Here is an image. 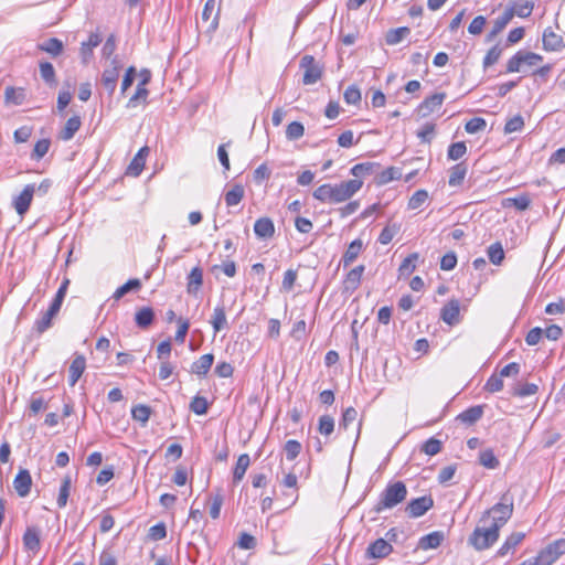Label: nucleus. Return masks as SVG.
Segmentation results:
<instances>
[{
    "mask_svg": "<svg viewBox=\"0 0 565 565\" xmlns=\"http://www.w3.org/2000/svg\"><path fill=\"white\" fill-rule=\"evenodd\" d=\"M467 152V146L463 141L454 142L449 146L447 157L450 160H458Z\"/></svg>",
    "mask_w": 565,
    "mask_h": 565,
    "instance_id": "obj_50",
    "label": "nucleus"
},
{
    "mask_svg": "<svg viewBox=\"0 0 565 565\" xmlns=\"http://www.w3.org/2000/svg\"><path fill=\"white\" fill-rule=\"evenodd\" d=\"M32 477L28 469H20L13 480V488L19 497L24 498L31 491Z\"/></svg>",
    "mask_w": 565,
    "mask_h": 565,
    "instance_id": "obj_12",
    "label": "nucleus"
},
{
    "mask_svg": "<svg viewBox=\"0 0 565 565\" xmlns=\"http://www.w3.org/2000/svg\"><path fill=\"white\" fill-rule=\"evenodd\" d=\"M305 134V127L299 121H292L287 126L286 138L288 140H298Z\"/></svg>",
    "mask_w": 565,
    "mask_h": 565,
    "instance_id": "obj_48",
    "label": "nucleus"
},
{
    "mask_svg": "<svg viewBox=\"0 0 565 565\" xmlns=\"http://www.w3.org/2000/svg\"><path fill=\"white\" fill-rule=\"evenodd\" d=\"M484 388L490 393L500 392L503 388V381L500 375L492 374L486 382Z\"/></svg>",
    "mask_w": 565,
    "mask_h": 565,
    "instance_id": "obj_64",
    "label": "nucleus"
},
{
    "mask_svg": "<svg viewBox=\"0 0 565 565\" xmlns=\"http://www.w3.org/2000/svg\"><path fill=\"white\" fill-rule=\"evenodd\" d=\"M511 20L512 13L510 11H504L501 15H499L493 22L492 30L487 35V41H492L499 33L504 30Z\"/></svg>",
    "mask_w": 565,
    "mask_h": 565,
    "instance_id": "obj_31",
    "label": "nucleus"
},
{
    "mask_svg": "<svg viewBox=\"0 0 565 565\" xmlns=\"http://www.w3.org/2000/svg\"><path fill=\"white\" fill-rule=\"evenodd\" d=\"M487 254H488L489 260L493 265H500L504 258V250H503L502 245L499 242L491 244L488 247Z\"/></svg>",
    "mask_w": 565,
    "mask_h": 565,
    "instance_id": "obj_44",
    "label": "nucleus"
},
{
    "mask_svg": "<svg viewBox=\"0 0 565 565\" xmlns=\"http://www.w3.org/2000/svg\"><path fill=\"white\" fill-rule=\"evenodd\" d=\"M23 546L26 551L32 552L34 555L41 548L40 530L36 526H28L22 536Z\"/></svg>",
    "mask_w": 565,
    "mask_h": 565,
    "instance_id": "obj_13",
    "label": "nucleus"
},
{
    "mask_svg": "<svg viewBox=\"0 0 565 565\" xmlns=\"http://www.w3.org/2000/svg\"><path fill=\"white\" fill-rule=\"evenodd\" d=\"M531 199L529 194L523 193L515 198H508L504 200L503 205L510 206L513 205L519 211H525L530 207Z\"/></svg>",
    "mask_w": 565,
    "mask_h": 565,
    "instance_id": "obj_41",
    "label": "nucleus"
},
{
    "mask_svg": "<svg viewBox=\"0 0 565 565\" xmlns=\"http://www.w3.org/2000/svg\"><path fill=\"white\" fill-rule=\"evenodd\" d=\"M82 125L78 116H73L67 119L64 129L61 132V138L65 141L71 140L74 135L79 130Z\"/></svg>",
    "mask_w": 565,
    "mask_h": 565,
    "instance_id": "obj_38",
    "label": "nucleus"
},
{
    "mask_svg": "<svg viewBox=\"0 0 565 565\" xmlns=\"http://www.w3.org/2000/svg\"><path fill=\"white\" fill-rule=\"evenodd\" d=\"M543 49L548 52H557L565 47L563 38L556 34L551 28H547L543 32Z\"/></svg>",
    "mask_w": 565,
    "mask_h": 565,
    "instance_id": "obj_15",
    "label": "nucleus"
},
{
    "mask_svg": "<svg viewBox=\"0 0 565 565\" xmlns=\"http://www.w3.org/2000/svg\"><path fill=\"white\" fill-rule=\"evenodd\" d=\"M39 67H40V75L46 84H49V85L56 84L55 70H54L52 63L41 62Z\"/></svg>",
    "mask_w": 565,
    "mask_h": 565,
    "instance_id": "obj_47",
    "label": "nucleus"
},
{
    "mask_svg": "<svg viewBox=\"0 0 565 565\" xmlns=\"http://www.w3.org/2000/svg\"><path fill=\"white\" fill-rule=\"evenodd\" d=\"M203 284V271L200 267H194L188 276V292L195 295Z\"/></svg>",
    "mask_w": 565,
    "mask_h": 565,
    "instance_id": "obj_34",
    "label": "nucleus"
},
{
    "mask_svg": "<svg viewBox=\"0 0 565 565\" xmlns=\"http://www.w3.org/2000/svg\"><path fill=\"white\" fill-rule=\"evenodd\" d=\"M4 97L7 103L21 105L25 98V93L23 88L7 87Z\"/></svg>",
    "mask_w": 565,
    "mask_h": 565,
    "instance_id": "obj_45",
    "label": "nucleus"
},
{
    "mask_svg": "<svg viewBox=\"0 0 565 565\" xmlns=\"http://www.w3.org/2000/svg\"><path fill=\"white\" fill-rule=\"evenodd\" d=\"M459 315H460V302L458 299L449 300L441 308V311H440L441 320L449 326H455V324L459 323V321H460Z\"/></svg>",
    "mask_w": 565,
    "mask_h": 565,
    "instance_id": "obj_11",
    "label": "nucleus"
},
{
    "mask_svg": "<svg viewBox=\"0 0 565 565\" xmlns=\"http://www.w3.org/2000/svg\"><path fill=\"white\" fill-rule=\"evenodd\" d=\"M524 127V120L521 115H515L510 118L504 126V134H512L521 131Z\"/></svg>",
    "mask_w": 565,
    "mask_h": 565,
    "instance_id": "obj_54",
    "label": "nucleus"
},
{
    "mask_svg": "<svg viewBox=\"0 0 565 565\" xmlns=\"http://www.w3.org/2000/svg\"><path fill=\"white\" fill-rule=\"evenodd\" d=\"M365 270L364 265H359L352 268L345 276L343 286L345 291H354L359 288L362 279V275Z\"/></svg>",
    "mask_w": 565,
    "mask_h": 565,
    "instance_id": "obj_19",
    "label": "nucleus"
},
{
    "mask_svg": "<svg viewBox=\"0 0 565 565\" xmlns=\"http://www.w3.org/2000/svg\"><path fill=\"white\" fill-rule=\"evenodd\" d=\"M445 540V533L441 531H434L419 539L417 547L423 551L437 548Z\"/></svg>",
    "mask_w": 565,
    "mask_h": 565,
    "instance_id": "obj_18",
    "label": "nucleus"
},
{
    "mask_svg": "<svg viewBox=\"0 0 565 565\" xmlns=\"http://www.w3.org/2000/svg\"><path fill=\"white\" fill-rule=\"evenodd\" d=\"M100 42V35L97 32H95L89 35L88 41L82 43L81 57L83 63H88V61L93 56V49L98 46Z\"/></svg>",
    "mask_w": 565,
    "mask_h": 565,
    "instance_id": "obj_26",
    "label": "nucleus"
},
{
    "mask_svg": "<svg viewBox=\"0 0 565 565\" xmlns=\"http://www.w3.org/2000/svg\"><path fill=\"white\" fill-rule=\"evenodd\" d=\"M483 415V407L481 405L471 406L466 411L461 412L457 416V420L466 425H472L477 423Z\"/></svg>",
    "mask_w": 565,
    "mask_h": 565,
    "instance_id": "obj_27",
    "label": "nucleus"
},
{
    "mask_svg": "<svg viewBox=\"0 0 565 565\" xmlns=\"http://www.w3.org/2000/svg\"><path fill=\"white\" fill-rule=\"evenodd\" d=\"M422 450L428 456H435L441 450V441L431 437L424 443Z\"/></svg>",
    "mask_w": 565,
    "mask_h": 565,
    "instance_id": "obj_60",
    "label": "nucleus"
},
{
    "mask_svg": "<svg viewBox=\"0 0 565 565\" xmlns=\"http://www.w3.org/2000/svg\"><path fill=\"white\" fill-rule=\"evenodd\" d=\"M301 451V444L297 440L290 439L285 444V454L288 460H295Z\"/></svg>",
    "mask_w": 565,
    "mask_h": 565,
    "instance_id": "obj_56",
    "label": "nucleus"
},
{
    "mask_svg": "<svg viewBox=\"0 0 565 565\" xmlns=\"http://www.w3.org/2000/svg\"><path fill=\"white\" fill-rule=\"evenodd\" d=\"M318 430L323 436H329L334 430V419L330 415H322L319 418Z\"/></svg>",
    "mask_w": 565,
    "mask_h": 565,
    "instance_id": "obj_52",
    "label": "nucleus"
},
{
    "mask_svg": "<svg viewBox=\"0 0 565 565\" xmlns=\"http://www.w3.org/2000/svg\"><path fill=\"white\" fill-rule=\"evenodd\" d=\"M119 72L120 65L116 58L111 61V66L103 72L102 84L110 95L116 89Z\"/></svg>",
    "mask_w": 565,
    "mask_h": 565,
    "instance_id": "obj_10",
    "label": "nucleus"
},
{
    "mask_svg": "<svg viewBox=\"0 0 565 565\" xmlns=\"http://www.w3.org/2000/svg\"><path fill=\"white\" fill-rule=\"evenodd\" d=\"M401 178H402L401 169L395 168V167H390L382 171L379 170L374 181L376 184L383 185L393 180H399Z\"/></svg>",
    "mask_w": 565,
    "mask_h": 565,
    "instance_id": "obj_33",
    "label": "nucleus"
},
{
    "mask_svg": "<svg viewBox=\"0 0 565 565\" xmlns=\"http://www.w3.org/2000/svg\"><path fill=\"white\" fill-rule=\"evenodd\" d=\"M539 390V386L534 383H524L514 388L513 394L520 397H526L534 395Z\"/></svg>",
    "mask_w": 565,
    "mask_h": 565,
    "instance_id": "obj_63",
    "label": "nucleus"
},
{
    "mask_svg": "<svg viewBox=\"0 0 565 565\" xmlns=\"http://www.w3.org/2000/svg\"><path fill=\"white\" fill-rule=\"evenodd\" d=\"M446 98L445 93H436L425 98L417 107V113L420 117H427L434 111L438 110Z\"/></svg>",
    "mask_w": 565,
    "mask_h": 565,
    "instance_id": "obj_8",
    "label": "nucleus"
},
{
    "mask_svg": "<svg viewBox=\"0 0 565 565\" xmlns=\"http://www.w3.org/2000/svg\"><path fill=\"white\" fill-rule=\"evenodd\" d=\"M534 8V2L531 0H516L504 11H510L512 18L518 15L519 18H527L531 15Z\"/></svg>",
    "mask_w": 565,
    "mask_h": 565,
    "instance_id": "obj_22",
    "label": "nucleus"
},
{
    "mask_svg": "<svg viewBox=\"0 0 565 565\" xmlns=\"http://www.w3.org/2000/svg\"><path fill=\"white\" fill-rule=\"evenodd\" d=\"M428 200V192L426 190H417L408 201V209L416 210L420 207Z\"/></svg>",
    "mask_w": 565,
    "mask_h": 565,
    "instance_id": "obj_53",
    "label": "nucleus"
},
{
    "mask_svg": "<svg viewBox=\"0 0 565 565\" xmlns=\"http://www.w3.org/2000/svg\"><path fill=\"white\" fill-rule=\"evenodd\" d=\"M407 497V489L404 482L396 481L390 483L382 491L377 503L374 505L373 511L381 513L384 510L393 509L398 503L403 502Z\"/></svg>",
    "mask_w": 565,
    "mask_h": 565,
    "instance_id": "obj_3",
    "label": "nucleus"
},
{
    "mask_svg": "<svg viewBox=\"0 0 565 565\" xmlns=\"http://www.w3.org/2000/svg\"><path fill=\"white\" fill-rule=\"evenodd\" d=\"M250 465V458L247 454H242L235 465L234 471H233V482L238 483L243 480L246 470L248 469Z\"/></svg>",
    "mask_w": 565,
    "mask_h": 565,
    "instance_id": "obj_35",
    "label": "nucleus"
},
{
    "mask_svg": "<svg viewBox=\"0 0 565 565\" xmlns=\"http://www.w3.org/2000/svg\"><path fill=\"white\" fill-rule=\"evenodd\" d=\"M467 171H468L467 166L463 162L452 166L449 170V180H448L449 185L450 186L461 185L466 178Z\"/></svg>",
    "mask_w": 565,
    "mask_h": 565,
    "instance_id": "obj_30",
    "label": "nucleus"
},
{
    "mask_svg": "<svg viewBox=\"0 0 565 565\" xmlns=\"http://www.w3.org/2000/svg\"><path fill=\"white\" fill-rule=\"evenodd\" d=\"M86 369V360L84 358V355H76L71 365H70V370H68V383L71 386H74L77 381L79 380V377L82 376V374L84 373Z\"/></svg>",
    "mask_w": 565,
    "mask_h": 565,
    "instance_id": "obj_21",
    "label": "nucleus"
},
{
    "mask_svg": "<svg viewBox=\"0 0 565 565\" xmlns=\"http://www.w3.org/2000/svg\"><path fill=\"white\" fill-rule=\"evenodd\" d=\"M343 98L348 105H356L361 100V92L355 85H351L345 89Z\"/></svg>",
    "mask_w": 565,
    "mask_h": 565,
    "instance_id": "obj_57",
    "label": "nucleus"
},
{
    "mask_svg": "<svg viewBox=\"0 0 565 565\" xmlns=\"http://www.w3.org/2000/svg\"><path fill=\"white\" fill-rule=\"evenodd\" d=\"M502 53V49L497 44L492 46L483 58V66L489 67L498 62Z\"/></svg>",
    "mask_w": 565,
    "mask_h": 565,
    "instance_id": "obj_61",
    "label": "nucleus"
},
{
    "mask_svg": "<svg viewBox=\"0 0 565 565\" xmlns=\"http://www.w3.org/2000/svg\"><path fill=\"white\" fill-rule=\"evenodd\" d=\"M71 484H72L71 477L65 476L62 480L60 491H58V497L56 500L58 508H64L67 504V500H68L70 491H71Z\"/></svg>",
    "mask_w": 565,
    "mask_h": 565,
    "instance_id": "obj_42",
    "label": "nucleus"
},
{
    "mask_svg": "<svg viewBox=\"0 0 565 565\" xmlns=\"http://www.w3.org/2000/svg\"><path fill=\"white\" fill-rule=\"evenodd\" d=\"M148 153L149 148L147 146L139 149V151L136 153V156L134 157V159L127 168L128 175L138 177L142 172Z\"/></svg>",
    "mask_w": 565,
    "mask_h": 565,
    "instance_id": "obj_16",
    "label": "nucleus"
},
{
    "mask_svg": "<svg viewBox=\"0 0 565 565\" xmlns=\"http://www.w3.org/2000/svg\"><path fill=\"white\" fill-rule=\"evenodd\" d=\"M498 526L482 523L477 525L468 539V543L477 551H483L491 547L499 539Z\"/></svg>",
    "mask_w": 565,
    "mask_h": 565,
    "instance_id": "obj_4",
    "label": "nucleus"
},
{
    "mask_svg": "<svg viewBox=\"0 0 565 565\" xmlns=\"http://www.w3.org/2000/svg\"><path fill=\"white\" fill-rule=\"evenodd\" d=\"M244 188L241 184H235L231 190H228L224 200L227 206H235L241 203L244 198Z\"/></svg>",
    "mask_w": 565,
    "mask_h": 565,
    "instance_id": "obj_39",
    "label": "nucleus"
},
{
    "mask_svg": "<svg viewBox=\"0 0 565 565\" xmlns=\"http://www.w3.org/2000/svg\"><path fill=\"white\" fill-rule=\"evenodd\" d=\"M380 168H381L380 163L373 162V161H366V162H362V163H358V164L353 166L351 168L350 172L358 180H359V178H364L367 175H374V178H375Z\"/></svg>",
    "mask_w": 565,
    "mask_h": 565,
    "instance_id": "obj_17",
    "label": "nucleus"
},
{
    "mask_svg": "<svg viewBox=\"0 0 565 565\" xmlns=\"http://www.w3.org/2000/svg\"><path fill=\"white\" fill-rule=\"evenodd\" d=\"M399 226L396 224L385 226L379 235L377 241L382 245H387L392 242L394 236L398 233Z\"/></svg>",
    "mask_w": 565,
    "mask_h": 565,
    "instance_id": "obj_51",
    "label": "nucleus"
},
{
    "mask_svg": "<svg viewBox=\"0 0 565 565\" xmlns=\"http://www.w3.org/2000/svg\"><path fill=\"white\" fill-rule=\"evenodd\" d=\"M190 409L196 415H204L207 413L209 403L203 396H194L190 403Z\"/></svg>",
    "mask_w": 565,
    "mask_h": 565,
    "instance_id": "obj_49",
    "label": "nucleus"
},
{
    "mask_svg": "<svg viewBox=\"0 0 565 565\" xmlns=\"http://www.w3.org/2000/svg\"><path fill=\"white\" fill-rule=\"evenodd\" d=\"M411 33L409 28L401 26L397 29H391L386 32L385 41L388 45H396L401 43Z\"/></svg>",
    "mask_w": 565,
    "mask_h": 565,
    "instance_id": "obj_36",
    "label": "nucleus"
},
{
    "mask_svg": "<svg viewBox=\"0 0 565 565\" xmlns=\"http://www.w3.org/2000/svg\"><path fill=\"white\" fill-rule=\"evenodd\" d=\"M300 67L303 70L302 82L305 85L315 84L321 78L322 68L312 55L302 56Z\"/></svg>",
    "mask_w": 565,
    "mask_h": 565,
    "instance_id": "obj_5",
    "label": "nucleus"
},
{
    "mask_svg": "<svg viewBox=\"0 0 565 565\" xmlns=\"http://www.w3.org/2000/svg\"><path fill=\"white\" fill-rule=\"evenodd\" d=\"M140 287L141 281L138 278L129 279L127 282H125L122 286L116 289V291L113 295V298L119 300L129 291L138 290L140 289Z\"/></svg>",
    "mask_w": 565,
    "mask_h": 565,
    "instance_id": "obj_43",
    "label": "nucleus"
},
{
    "mask_svg": "<svg viewBox=\"0 0 565 565\" xmlns=\"http://www.w3.org/2000/svg\"><path fill=\"white\" fill-rule=\"evenodd\" d=\"M154 321V311L151 307H142L135 313V322L140 329H148Z\"/></svg>",
    "mask_w": 565,
    "mask_h": 565,
    "instance_id": "obj_25",
    "label": "nucleus"
},
{
    "mask_svg": "<svg viewBox=\"0 0 565 565\" xmlns=\"http://www.w3.org/2000/svg\"><path fill=\"white\" fill-rule=\"evenodd\" d=\"M418 259V254L414 253L407 256L399 266V271L402 275L412 274L416 268V260Z\"/></svg>",
    "mask_w": 565,
    "mask_h": 565,
    "instance_id": "obj_62",
    "label": "nucleus"
},
{
    "mask_svg": "<svg viewBox=\"0 0 565 565\" xmlns=\"http://www.w3.org/2000/svg\"><path fill=\"white\" fill-rule=\"evenodd\" d=\"M211 507H210V515L212 519H217L221 513V508L224 501V498L220 491L211 497Z\"/></svg>",
    "mask_w": 565,
    "mask_h": 565,
    "instance_id": "obj_59",
    "label": "nucleus"
},
{
    "mask_svg": "<svg viewBox=\"0 0 565 565\" xmlns=\"http://www.w3.org/2000/svg\"><path fill=\"white\" fill-rule=\"evenodd\" d=\"M38 49L55 57L63 52L64 45L63 42L57 38H50L46 41L38 44Z\"/></svg>",
    "mask_w": 565,
    "mask_h": 565,
    "instance_id": "obj_32",
    "label": "nucleus"
},
{
    "mask_svg": "<svg viewBox=\"0 0 565 565\" xmlns=\"http://www.w3.org/2000/svg\"><path fill=\"white\" fill-rule=\"evenodd\" d=\"M362 248L363 243L361 239H354L353 242H351L341 259L343 267L350 266L362 252Z\"/></svg>",
    "mask_w": 565,
    "mask_h": 565,
    "instance_id": "obj_29",
    "label": "nucleus"
},
{
    "mask_svg": "<svg viewBox=\"0 0 565 565\" xmlns=\"http://www.w3.org/2000/svg\"><path fill=\"white\" fill-rule=\"evenodd\" d=\"M211 323L215 333L227 327L225 308L223 306H217L214 308Z\"/></svg>",
    "mask_w": 565,
    "mask_h": 565,
    "instance_id": "obj_37",
    "label": "nucleus"
},
{
    "mask_svg": "<svg viewBox=\"0 0 565 565\" xmlns=\"http://www.w3.org/2000/svg\"><path fill=\"white\" fill-rule=\"evenodd\" d=\"M151 415V408L147 405L139 404L132 407L131 416L135 420L146 424Z\"/></svg>",
    "mask_w": 565,
    "mask_h": 565,
    "instance_id": "obj_46",
    "label": "nucleus"
},
{
    "mask_svg": "<svg viewBox=\"0 0 565 565\" xmlns=\"http://www.w3.org/2000/svg\"><path fill=\"white\" fill-rule=\"evenodd\" d=\"M525 537L523 532L511 533L501 547L498 550V556H505L509 552L513 551Z\"/></svg>",
    "mask_w": 565,
    "mask_h": 565,
    "instance_id": "obj_28",
    "label": "nucleus"
},
{
    "mask_svg": "<svg viewBox=\"0 0 565 565\" xmlns=\"http://www.w3.org/2000/svg\"><path fill=\"white\" fill-rule=\"evenodd\" d=\"M254 233L258 238H270L275 234V225L271 218L260 217L254 224Z\"/></svg>",
    "mask_w": 565,
    "mask_h": 565,
    "instance_id": "obj_20",
    "label": "nucleus"
},
{
    "mask_svg": "<svg viewBox=\"0 0 565 565\" xmlns=\"http://www.w3.org/2000/svg\"><path fill=\"white\" fill-rule=\"evenodd\" d=\"M50 146L51 141L49 139L38 140L31 157L35 160L42 159L49 152Z\"/></svg>",
    "mask_w": 565,
    "mask_h": 565,
    "instance_id": "obj_55",
    "label": "nucleus"
},
{
    "mask_svg": "<svg viewBox=\"0 0 565 565\" xmlns=\"http://www.w3.org/2000/svg\"><path fill=\"white\" fill-rule=\"evenodd\" d=\"M393 552L392 545L384 539H377L366 550V558H384Z\"/></svg>",
    "mask_w": 565,
    "mask_h": 565,
    "instance_id": "obj_14",
    "label": "nucleus"
},
{
    "mask_svg": "<svg viewBox=\"0 0 565 565\" xmlns=\"http://www.w3.org/2000/svg\"><path fill=\"white\" fill-rule=\"evenodd\" d=\"M214 362V355L212 353L203 354L191 365V372L199 375L205 376Z\"/></svg>",
    "mask_w": 565,
    "mask_h": 565,
    "instance_id": "obj_24",
    "label": "nucleus"
},
{
    "mask_svg": "<svg viewBox=\"0 0 565 565\" xmlns=\"http://www.w3.org/2000/svg\"><path fill=\"white\" fill-rule=\"evenodd\" d=\"M479 462L487 469H495L500 465L499 459L495 457L493 450L490 448L480 451Z\"/></svg>",
    "mask_w": 565,
    "mask_h": 565,
    "instance_id": "obj_40",
    "label": "nucleus"
},
{
    "mask_svg": "<svg viewBox=\"0 0 565 565\" xmlns=\"http://www.w3.org/2000/svg\"><path fill=\"white\" fill-rule=\"evenodd\" d=\"M363 185L358 179L348 180L339 184L326 183L313 191V198L321 202L341 203L353 196Z\"/></svg>",
    "mask_w": 565,
    "mask_h": 565,
    "instance_id": "obj_1",
    "label": "nucleus"
},
{
    "mask_svg": "<svg viewBox=\"0 0 565 565\" xmlns=\"http://www.w3.org/2000/svg\"><path fill=\"white\" fill-rule=\"evenodd\" d=\"M35 192V184H28L24 186L22 192L14 199L13 206L19 215H23L28 212L33 195Z\"/></svg>",
    "mask_w": 565,
    "mask_h": 565,
    "instance_id": "obj_9",
    "label": "nucleus"
},
{
    "mask_svg": "<svg viewBox=\"0 0 565 565\" xmlns=\"http://www.w3.org/2000/svg\"><path fill=\"white\" fill-rule=\"evenodd\" d=\"M487 126V122L481 117H473L470 120H468L465 125V129L468 134H477L481 130H483Z\"/></svg>",
    "mask_w": 565,
    "mask_h": 565,
    "instance_id": "obj_58",
    "label": "nucleus"
},
{
    "mask_svg": "<svg viewBox=\"0 0 565 565\" xmlns=\"http://www.w3.org/2000/svg\"><path fill=\"white\" fill-rule=\"evenodd\" d=\"M220 4L216 0H207L202 11V22L207 24V31H214L218 25Z\"/></svg>",
    "mask_w": 565,
    "mask_h": 565,
    "instance_id": "obj_7",
    "label": "nucleus"
},
{
    "mask_svg": "<svg viewBox=\"0 0 565 565\" xmlns=\"http://www.w3.org/2000/svg\"><path fill=\"white\" fill-rule=\"evenodd\" d=\"M512 514L513 499L508 493H504L500 502L482 513L479 523H489L490 525L498 526V530H500L510 520Z\"/></svg>",
    "mask_w": 565,
    "mask_h": 565,
    "instance_id": "obj_2",
    "label": "nucleus"
},
{
    "mask_svg": "<svg viewBox=\"0 0 565 565\" xmlns=\"http://www.w3.org/2000/svg\"><path fill=\"white\" fill-rule=\"evenodd\" d=\"M143 74H146V79H141L137 85V89L135 94L129 98L127 107H136L139 100L145 102L147 99L148 89L146 88V85L150 81V72L148 70H143Z\"/></svg>",
    "mask_w": 565,
    "mask_h": 565,
    "instance_id": "obj_23",
    "label": "nucleus"
},
{
    "mask_svg": "<svg viewBox=\"0 0 565 565\" xmlns=\"http://www.w3.org/2000/svg\"><path fill=\"white\" fill-rule=\"evenodd\" d=\"M434 507V500L430 495H423L408 502L405 511L409 518L416 519L424 515Z\"/></svg>",
    "mask_w": 565,
    "mask_h": 565,
    "instance_id": "obj_6",
    "label": "nucleus"
}]
</instances>
